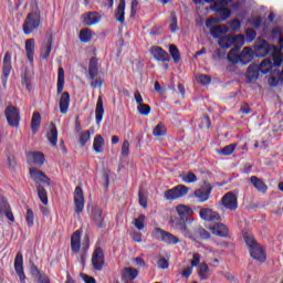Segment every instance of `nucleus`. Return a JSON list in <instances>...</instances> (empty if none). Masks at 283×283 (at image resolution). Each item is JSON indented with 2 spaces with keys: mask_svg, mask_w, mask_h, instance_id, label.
<instances>
[{
  "mask_svg": "<svg viewBox=\"0 0 283 283\" xmlns=\"http://www.w3.org/2000/svg\"><path fill=\"white\" fill-rule=\"evenodd\" d=\"M243 240L248 247L251 258L256 260V262L264 264V262H266V251L260 245V243H258L255 237L245 232L243 233Z\"/></svg>",
  "mask_w": 283,
  "mask_h": 283,
  "instance_id": "f257e3e1",
  "label": "nucleus"
},
{
  "mask_svg": "<svg viewBox=\"0 0 283 283\" xmlns=\"http://www.w3.org/2000/svg\"><path fill=\"white\" fill-rule=\"evenodd\" d=\"M40 25H41V11L35 10V11L29 12L22 24L23 33L27 35L32 34L34 30H39Z\"/></svg>",
  "mask_w": 283,
  "mask_h": 283,
  "instance_id": "f03ea898",
  "label": "nucleus"
},
{
  "mask_svg": "<svg viewBox=\"0 0 283 283\" xmlns=\"http://www.w3.org/2000/svg\"><path fill=\"white\" fill-rule=\"evenodd\" d=\"M219 45L223 50H229V48H231L232 45H234L235 48H242V45H244V35L230 34L222 36L221 39H219Z\"/></svg>",
  "mask_w": 283,
  "mask_h": 283,
  "instance_id": "7ed1b4c3",
  "label": "nucleus"
},
{
  "mask_svg": "<svg viewBox=\"0 0 283 283\" xmlns=\"http://www.w3.org/2000/svg\"><path fill=\"white\" fill-rule=\"evenodd\" d=\"M193 218H177L175 219V229L179 231L184 238H188L189 240H193V234H191V230L187 224H191L193 222Z\"/></svg>",
  "mask_w": 283,
  "mask_h": 283,
  "instance_id": "20e7f679",
  "label": "nucleus"
},
{
  "mask_svg": "<svg viewBox=\"0 0 283 283\" xmlns=\"http://www.w3.org/2000/svg\"><path fill=\"white\" fill-rule=\"evenodd\" d=\"M189 193V187L185 185H178L171 189H168L164 193L165 200H179V198H185Z\"/></svg>",
  "mask_w": 283,
  "mask_h": 283,
  "instance_id": "39448f33",
  "label": "nucleus"
},
{
  "mask_svg": "<svg viewBox=\"0 0 283 283\" xmlns=\"http://www.w3.org/2000/svg\"><path fill=\"white\" fill-rule=\"evenodd\" d=\"M4 116L10 127H18L19 123H21V112L18 107L11 105L7 106L4 109Z\"/></svg>",
  "mask_w": 283,
  "mask_h": 283,
  "instance_id": "423d86ee",
  "label": "nucleus"
},
{
  "mask_svg": "<svg viewBox=\"0 0 283 283\" xmlns=\"http://www.w3.org/2000/svg\"><path fill=\"white\" fill-rule=\"evenodd\" d=\"M153 233L157 238V240H160L166 244H170V245L180 244V239H178V237L174 235L171 232H167L160 228H155Z\"/></svg>",
  "mask_w": 283,
  "mask_h": 283,
  "instance_id": "0eeeda50",
  "label": "nucleus"
},
{
  "mask_svg": "<svg viewBox=\"0 0 283 283\" xmlns=\"http://www.w3.org/2000/svg\"><path fill=\"white\" fill-rule=\"evenodd\" d=\"M10 74H12V54H10V51H7L2 61L1 81L3 87L8 85V78L10 77Z\"/></svg>",
  "mask_w": 283,
  "mask_h": 283,
  "instance_id": "6e6552de",
  "label": "nucleus"
},
{
  "mask_svg": "<svg viewBox=\"0 0 283 283\" xmlns=\"http://www.w3.org/2000/svg\"><path fill=\"white\" fill-rule=\"evenodd\" d=\"M221 207H224L228 211H237L238 210V196L233 192H227L220 201Z\"/></svg>",
  "mask_w": 283,
  "mask_h": 283,
  "instance_id": "1a4fd4ad",
  "label": "nucleus"
},
{
  "mask_svg": "<svg viewBox=\"0 0 283 283\" xmlns=\"http://www.w3.org/2000/svg\"><path fill=\"white\" fill-rule=\"evenodd\" d=\"M92 266L94 271H103L105 266V252L103 248H96L92 255Z\"/></svg>",
  "mask_w": 283,
  "mask_h": 283,
  "instance_id": "9d476101",
  "label": "nucleus"
},
{
  "mask_svg": "<svg viewBox=\"0 0 283 283\" xmlns=\"http://www.w3.org/2000/svg\"><path fill=\"white\" fill-rule=\"evenodd\" d=\"M254 56L258 59H264V56H269L271 54V44L265 40H260L253 46Z\"/></svg>",
  "mask_w": 283,
  "mask_h": 283,
  "instance_id": "9b49d317",
  "label": "nucleus"
},
{
  "mask_svg": "<svg viewBox=\"0 0 283 283\" xmlns=\"http://www.w3.org/2000/svg\"><path fill=\"white\" fill-rule=\"evenodd\" d=\"M211 191H213V187L209 185L206 190L202 188L196 189L193 193L190 195V198H195L199 205H202L211 198Z\"/></svg>",
  "mask_w": 283,
  "mask_h": 283,
  "instance_id": "f8f14e48",
  "label": "nucleus"
},
{
  "mask_svg": "<svg viewBox=\"0 0 283 283\" xmlns=\"http://www.w3.org/2000/svg\"><path fill=\"white\" fill-rule=\"evenodd\" d=\"M199 218L205 220V222H222V217H220V213L213 211L211 208H201Z\"/></svg>",
  "mask_w": 283,
  "mask_h": 283,
  "instance_id": "ddd939ff",
  "label": "nucleus"
},
{
  "mask_svg": "<svg viewBox=\"0 0 283 283\" xmlns=\"http://www.w3.org/2000/svg\"><path fill=\"white\" fill-rule=\"evenodd\" d=\"M74 193L75 213L80 216L81 213H83V209H85V197L83 196V188H81V186H77Z\"/></svg>",
  "mask_w": 283,
  "mask_h": 283,
  "instance_id": "4468645a",
  "label": "nucleus"
},
{
  "mask_svg": "<svg viewBox=\"0 0 283 283\" xmlns=\"http://www.w3.org/2000/svg\"><path fill=\"white\" fill-rule=\"evenodd\" d=\"M29 174L33 182H35L36 187L38 185H48V187H50V178L45 176L43 171L36 168H31Z\"/></svg>",
  "mask_w": 283,
  "mask_h": 283,
  "instance_id": "2eb2a0df",
  "label": "nucleus"
},
{
  "mask_svg": "<svg viewBox=\"0 0 283 283\" xmlns=\"http://www.w3.org/2000/svg\"><path fill=\"white\" fill-rule=\"evenodd\" d=\"M150 54L155 61H158V63H169V61H171L169 53H167V51L160 46H153L150 49Z\"/></svg>",
  "mask_w": 283,
  "mask_h": 283,
  "instance_id": "dca6fc26",
  "label": "nucleus"
},
{
  "mask_svg": "<svg viewBox=\"0 0 283 283\" xmlns=\"http://www.w3.org/2000/svg\"><path fill=\"white\" fill-rule=\"evenodd\" d=\"M30 274L36 279L38 283H52L50 276L45 272H41L34 262L30 263Z\"/></svg>",
  "mask_w": 283,
  "mask_h": 283,
  "instance_id": "f3484780",
  "label": "nucleus"
},
{
  "mask_svg": "<svg viewBox=\"0 0 283 283\" xmlns=\"http://www.w3.org/2000/svg\"><path fill=\"white\" fill-rule=\"evenodd\" d=\"M9 219L10 222H14V213H12V207H10V202L6 197H0V218Z\"/></svg>",
  "mask_w": 283,
  "mask_h": 283,
  "instance_id": "a211bd4d",
  "label": "nucleus"
},
{
  "mask_svg": "<svg viewBox=\"0 0 283 283\" xmlns=\"http://www.w3.org/2000/svg\"><path fill=\"white\" fill-rule=\"evenodd\" d=\"M82 23L83 25H86L88 28H92V25H97V23H101V13L96 11H91L87 13H84L82 15Z\"/></svg>",
  "mask_w": 283,
  "mask_h": 283,
  "instance_id": "6ab92c4d",
  "label": "nucleus"
},
{
  "mask_svg": "<svg viewBox=\"0 0 283 283\" xmlns=\"http://www.w3.org/2000/svg\"><path fill=\"white\" fill-rule=\"evenodd\" d=\"M14 271L21 283H25V271L23 269V254L18 252L14 259Z\"/></svg>",
  "mask_w": 283,
  "mask_h": 283,
  "instance_id": "aec40b11",
  "label": "nucleus"
},
{
  "mask_svg": "<svg viewBox=\"0 0 283 283\" xmlns=\"http://www.w3.org/2000/svg\"><path fill=\"white\" fill-rule=\"evenodd\" d=\"M27 160L30 165L41 167L45 164V155L41 151H31L27 154Z\"/></svg>",
  "mask_w": 283,
  "mask_h": 283,
  "instance_id": "412c9836",
  "label": "nucleus"
},
{
  "mask_svg": "<svg viewBox=\"0 0 283 283\" xmlns=\"http://www.w3.org/2000/svg\"><path fill=\"white\" fill-rule=\"evenodd\" d=\"M91 220L98 227V229H105V217L103 210L98 207H94L91 212Z\"/></svg>",
  "mask_w": 283,
  "mask_h": 283,
  "instance_id": "4be33fe9",
  "label": "nucleus"
},
{
  "mask_svg": "<svg viewBox=\"0 0 283 283\" xmlns=\"http://www.w3.org/2000/svg\"><path fill=\"white\" fill-rule=\"evenodd\" d=\"M254 56L255 54L253 53V48H244L241 54H239L241 65H249V63L253 61Z\"/></svg>",
  "mask_w": 283,
  "mask_h": 283,
  "instance_id": "5701e85b",
  "label": "nucleus"
},
{
  "mask_svg": "<svg viewBox=\"0 0 283 283\" xmlns=\"http://www.w3.org/2000/svg\"><path fill=\"white\" fill-rule=\"evenodd\" d=\"M249 181L254 187V189L259 191V193H266V191H269V186H266V182H264V180L258 178L256 176L250 177Z\"/></svg>",
  "mask_w": 283,
  "mask_h": 283,
  "instance_id": "b1692460",
  "label": "nucleus"
},
{
  "mask_svg": "<svg viewBox=\"0 0 283 283\" xmlns=\"http://www.w3.org/2000/svg\"><path fill=\"white\" fill-rule=\"evenodd\" d=\"M210 229L213 235H218V238H229V227L224 223H216Z\"/></svg>",
  "mask_w": 283,
  "mask_h": 283,
  "instance_id": "393cba45",
  "label": "nucleus"
},
{
  "mask_svg": "<svg viewBox=\"0 0 283 283\" xmlns=\"http://www.w3.org/2000/svg\"><path fill=\"white\" fill-rule=\"evenodd\" d=\"M212 12H216L219 17V21H227L231 17V10L224 7H218V4L211 6Z\"/></svg>",
  "mask_w": 283,
  "mask_h": 283,
  "instance_id": "a878e982",
  "label": "nucleus"
},
{
  "mask_svg": "<svg viewBox=\"0 0 283 283\" xmlns=\"http://www.w3.org/2000/svg\"><path fill=\"white\" fill-rule=\"evenodd\" d=\"M25 52H27V59L32 65L34 63V48H36L35 40L34 39H28L25 41Z\"/></svg>",
  "mask_w": 283,
  "mask_h": 283,
  "instance_id": "bb28decb",
  "label": "nucleus"
},
{
  "mask_svg": "<svg viewBox=\"0 0 283 283\" xmlns=\"http://www.w3.org/2000/svg\"><path fill=\"white\" fill-rule=\"evenodd\" d=\"M71 251L75 255L81 251V232L76 230L71 237Z\"/></svg>",
  "mask_w": 283,
  "mask_h": 283,
  "instance_id": "cd10ccee",
  "label": "nucleus"
},
{
  "mask_svg": "<svg viewBox=\"0 0 283 283\" xmlns=\"http://www.w3.org/2000/svg\"><path fill=\"white\" fill-rule=\"evenodd\" d=\"M105 115V107L103 106V97L99 96L97 98L96 107H95V120L97 125L103 123V116Z\"/></svg>",
  "mask_w": 283,
  "mask_h": 283,
  "instance_id": "c85d7f7f",
  "label": "nucleus"
},
{
  "mask_svg": "<svg viewBox=\"0 0 283 283\" xmlns=\"http://www.w3.org/2000/svg\"><path fill=\"white\" fill-rule=\"evenodd\" d=\"M88 76L91 81H94L98 76V59L91 57L88 63Z\"/></svg>",
  "mask_w": 283,
  "mask_h": 283,
  "instance_id": "c756f323",
  "label": "nucleus"
},
{
  "mask_svg": "<svg viewBox=\"0 0 283 283\" xmlns=\"http://www.w3.org/2000/svg\"><path fill=\"white\" fill-rule=\"evenodd\" d=\"M127 3L125 0H119V3L115 10V19L118 23H125V8Z\"/></svg>",
  "mask_w": 283,
  "mask_h": 283,
  "instance_id": "7c9ffc66",
  "label": "nucleus"
},
{
  "mask_svg": "<svg viewBox=\"0 0 283 283\" xmlns=\"http://www.w3.org/2000/svg\"><path fill=\"white\" fill-rule=\"evenodd\" d=\"M70 109V93L63 92L60 98V114H67Z\"/></svg>",
  "mask_w": 283,
  "mask_h": 283,
  "instance_id": "2f4dec72",
  "label": "nucleus"
},
{
  "mask_svg": "<svg viewBox=\"0 0 283 283\" xmlns=\"http://www.w3.org/2000/svg\"><path fill=\"white\" fill-rule=\"evenodd\" d=\"M259 77L260 67L258 66V64H251L247 71V80L249 81V83H253Z\"/></svg>",
  "mask_w": 283,
  "mask_h": 283,
  "instance_id": "473e14b6",
  "label": "nucleus"
},
{
  "mask_svg": "<svg viewBox=\"0 0 283 283\" xmlns=\"http://www.w3.org/2000/svg\"><path fill=\"white\" fill-rule=\"evenodd\" d=\"M57 96L63 94V90H65V70L63 67H59L57 70Z\"/></svg>",
  "mask_w": 283,
  "mask_h": 283,
  "instance_id": "72a5a7b5",
  "label": "nucleus"
},
{
  "mask_svg": "<svg viewBox=\"0 0 283 283\" xmlns=\"http://www.w3.org/2000/svg\"><path fill=\"white\" fill-rule=\"evenodd\" d=\"M122 277L125 282H133V280L138 277V270L135 268H125L123 270Z\"/></svg>",
  "mask_w": 283,
  "mask_h": 283,
  "instance_id": "f704fd0d",
  "label": "nucleus"
},
{
  "mask_svg": "<svg viewBox=\"0 0 283 283\" xmlns=\"http://www.w3.org/2000/svg\"><path fill=\"white\" fill-rule=\"evenodd\" d=\"M39 129H41V113L34 112L31 118V132L38 134Z\"/></svg>",
  "mask_w": 283,
  "mask_h": 283,
  "instance_id": "c9c22d12",
  "label": "nucleus"
},
{
  "mask_svg": "<svg viewBox=\"0 0 283 283\" xmlns=\"http://www.w3.org/2000/svg\"><path fill=\"white\" fill-rule=\"evenodd\" d=\"M259 67V72H261V74H269L271 72H273L275 69H273V61L265 59L261 62L260 65H258Z\"/></svg>",
  "mask_w": 283,
  "mask_h": 283,
  "instance_id": "e433bc0d",
  "label": "nucleus"
},
{
  "mask_svg": "<svg viewBox=\"0 0 283 283\" xmlns=\"http://www.w3.org/2000/svg\"><path fill=\"white\" fill-rule=\"evenodd\" d=\"M46 138L52 147H56L59 143V130L56 129V126L51 127L50 132L46 134Z\"/></svg>",
  "mask_w": 283,
  "mask_h": 283,
  "instance_id": "4c0bfd02",
  "label": "nucleus"
},
{
  "mask_svg": "<svg viewBox=\"0 0 283 283\" xmlns=\"http://www.w3.org/2000/svg\"><path fill=\"white\" fill-rule=\"evenodd\" d=\"M239 50H240V46H235L231 49L227 55L229 63H232V65H238V63H240V54H238Z\"/></svg>",
  "mask_w": 283,
  "mask_h": 283,
  "instance_id": "58836bf2",
  "label": "nucleus"
},
{
  "mask_svg": "<svg viewBox=\"0 0 283 283\" xmlns=\"http://www.w3.org/2000/svg\"><path fill=\"white\" fill-rule=\"evenodd\" d=\"M105 145V139L103 138L102 135H96L94 137L93 142V149L96 154H103V147Z\"/></svg>",
  "mask_w": 283,
  "mask_h": 283,
  "instance_id": "ea45409f",
  "label": "nucleus"
},
{
  "mask_svg": "<svg viewBox=\"0 0 283 283\" xmlns=\"http://www.w3.org/2000/svg\"><path fill=\"white\" fill-rule=\"evenodd\" d=\"M176 211H177L179 218H189L187 216H191V213H193V210L186 205L177 206Z\"/></svg>",
  "mask_w": 283,
  "mask_h": 283,
  "instance_id": "a19ab883",
  "label": "nucleus"
},
{
  "mask_svg": "<svg viewBox=\"0 0 283 283\" xmlns=\"http://www.w3.org/2000/svg\"><path fill=\"white\" fill-rule=\"evenodd\" d=\"M92 30L88 28L82 29L78 34V39L82 43H90L92 41Z\"/></svg>",
  "mask_w": 283,
  "mask_h": 283,
  "instance_id": "79ce46f5",
  "label": "nucleus"
},
{
  "mask_svg": "<svg viewBox=\"0 0 283 283\" xmlns=\"http://www.w3.org/2000/svg\"><path fill=\"white\" fill-rule=\"evenodd\" d=\"M35 187H36V191H38V198H40L42 205L46 206L49 202L48 190H45L42 185H38Z\"/></svg>",
  "mask_w": 283,
  "mask_h": 283,
  "instance_id": "37998d69",
  "label": "nucleus"
},
{
  "mask_svg": "<svg viewBox=\"0 0 283 283\" xmlns=\"http://www.w3.org/2000/svg\"><path fill=\"white\" fill-rule=\"evenodd\" d=\"M195 238H198L199 240H209V238H211V233H209L205 228L198 227L195 230Z\"/></svg>",
  "mask_w": 283,
  "mask_h": 283,
  "instance_id": "c03bdc74",
  "label": "nucleus"
},
{
  "mask_svg": "<svg viewBox=\"0 0 283 283\" xmlns=\"http://www.w3.org/2000/svg\"><path fill=\"white\" fill-rule=\"evenodd\" d=\"M282 83V80H280V75L277 74V71L274 70L270 72V77H269V85L271 87H277Z\"/></svg>",
  "mask_w": 283,
  "mask_h": 283,
  "instance_id": "a18cd8bd",
  "label": "nucleus"
},
{
  "mask_svg": "<svg viewBox=\"0 0 283 283\" xmlns=\"http://www.w3.org/2000/svg\"><path fill=\"white\" fill-rule=\"evenodd\" d=\"M198 275L200 280H209V265L207 263L199 264Z\"/></svg>",
  "mask_w": 283,
  "mask_h": 283,
  "instance_id": "49530a36",
  "label": "nucleus"
},
{
  "mask_svg": "<svg viewBox=\"0 0 283 283\" xmlns=\"http://www.w3.org/2000/svg\"><path fill=\"white\" fill-rule=\"evenodd\" d=\"M169 52L170 56L172 57V61L175 63H180V50H178V46H176V44L169 45Z\"/></svg>",
  "mask_w": 283,
  "mask_h": 283,
  "instance_id": "de8ad7c7",
  "label": "nucleus"
},
{
  "mask_svg": "<svg viewBox=\"0 0 283 283\" xmlns=\"http://www.w3.org/2000/svg\"><path fill=\"white\" fill-rule=\"evenodd\" d=\"M235 147H238V144H230L221 150H218L217 154H220L221 156H231V154L235 151Z\"/></svg>",
  "mask_w": 283,
  "mask_h": 283,
  "instance_id": "09e8293b",
  "label": "nucleus"
},
{
  "mask_svg": "<svg viewBox=\"0 0 283 283\" xmlns=\"http://www.w3.org/2000/svg\"><path fill=\"white\" fill-rule=\"evenodd\" d=\"M181 180L186 182V185H193V182H198V176L193 172H188L181 177Z\"/></svg>",
  "mask_w": 283,
  "mask_h": 283,
  "instance_id": "8fccbe9b",
  "label": "nucleus"
},
{
  "mask_svg": "<svg viewBox=\"0 0 283 283\" xmlns=\"http://www.w3.org/2000/svg\"><path fill=\"white\" fill-rule=\"evenodd\" d=\"M52 53V40H49L48 45L42 49L41 59L42 61H48L50 54Z\"/></svg>",
  "mask_w": 283,
  "mask_h": 283,
  "instance_id": "3c124183",
  "label": "nucleus"
},
{
  "mask_svg": "<svg viewBox=\"0 0 283 283\" xmlns=\"http://www.w3.org/2000/svg\"><path fill=\"white\" fill-rule=\"evenodd\" d=\"M137 112L140 114V116H149L151 113V106L148 104H140L137 107Z\"/></svg>",
  "mask_w": 283,
  "mask_h": 283,
  "instance_id": "603ef678",
  "label": "nucleus"
},
{
  "mask_svg": "<svg viewBox=\"0 0 283 283\" xmlns=\"http://www.w3.org/2000/svg\"><path fill=\"white\" fill-rule=\"evenodd\" d=\"M165 124L164 123H159L157 124V126L154 128L153 130V136H156L157 138L160 136H165Z\"/></svg>",
  "mask_w": 283,
  "mask_h": 283,
  "instance_id": "864d4df0",
  "label": "nucleus"
},
{
  "mask_svg": "<svg viewBox=\"0 0 283 283\" xmlns=\"http://www.w3.org/2000/svg\"><path fill=\"white\" fill-rule=\"evenodd\" d=\"M256 36H258V32H255V30H253L251 28L245 30V38H247L248 43L255 41Z\"/></svg>",
  "mask_w": 283,
  "mask_h": 283,
  "instance_id": "5fc2aeb1",
  "label": "nucleus"
},
{
  "mask_svg": "<svg viewBox=\"0 0 283 283\" xmlns=\"http://www.w3.org/2000/svg\"><path fill=\"white\" fill-rule=\"evenodd\" d=\"M90 130H86L84 133L80 134V145H82V147H85V145H87V143H90Z\"/></svg>",
  "mask_w": 283,
  "mask_h": 283,
  "instance_id": "6e6d98bb",
  "label": "nucleus"
},
{
  "mask_svg": "<svg viewBox=\"0 0 283 283\" xmlns=\"http://www.w3.org/2000/svg\"><path fill=\"white\" fill-rule=\"evenodd\" d=\"M135 227L138 231H143L145 229V214H140L135 219Z\"/></svg>",
  "mask_w": 283,
  "mask_h": 283,
  "instance_id": "4d7b16f0",
  "label": "nucleus"
},
{
  "mask_svg": "<svg viewBox=\"0 0 283 283\" xmlns=\"http://www.w3.org/2000/svg\"><path fill=\"white\" fill-rule=\"evenodd\" d=\"M25 221L28 227H34V211H32V209H27V217H25Z\"/></svg>",
  "mask_w": 283,
  "mask_h": 283,
  "instance_id": "13d9d810",
  "label": "nucleus"
},
{
  "mask_svg": "<svg viewBox=\"0 0 283 283\" xmlns=\"http://www.w3.org/2000/svg\"><path fill=\"white\" fill-rule=\"evenodd\" d=\"M210 34L211 36H213V39H220V36H222V27L221 25H217V27H213L211 30H210Z\"/></svg>",
  "mask_w": 283,
  "mask_h": 283,
  "instance_id": "bf43d9fd",
  "label": "nucleus"
},
{
  "mask_svg": "<svg viewBox=\"0 0 283 283\" xmlns=\"http://www.w3.org/2000/svg\"><path fill=\"white\" fill-rule=\"evenodd\" d=\"M170 32H178V18L176 17V14L171 13V18H170Z\"/></svg>",
  "mask_w": 283,
  "mask_h": 283,
  "instance_id": "052dcab7",
  "label": "nucleus"
},
{
  "mask_svg": "<svg viewBox=\"0 0 283 283\" xmlns=\"http://www.w3.org/2000/svg\"><path fill=\"white\" fill-rule=\"evenodd\" d=\"M136 12H138V0H132V2H130V19H136Z\"/></svg>",
  "mask_w": 283,
  "mask_h": 283,
  "instance_id": "680f3d73",
  "label": "nucleus"
},
{
  "mask_svg": "<svg viewBox=\"0 0 283 283\" xmlns=\"http://www.w3.org/2000/svg\"><path fill=\"white\" fill-rule=\"evenodd\" d=\"M229 25L232 32H238V30L242 28V22H240L238 19H233L230 21Z\"/></svg>",
  "mask_w": 283,
  "mask_h": 283,
  "instance_id": "e2e57ef3",
  "label": "nucleus"
},
{
  "mask_svg": "<svg viewBox=\"0 0 283 283\" xmlns=\"http://www.w3.org/2000/svg\"><path fill=\"white\" fill-rule=\"evenodd\" d=\"M157 265L159 269L167 270V269H169V261H167V259H165V256H161L158 259Z\"/></svg>",
  "mask_w": 283,
  "mask_h": 283,
  "instance_id": "0e129e2a",
  "label": "nucleus"
},
{
  "mask_svg": "<svg viewBox=\"0 0 283 283\" xmlns=\"http://www.w3.org/2000/svg\"><path fill=\"white\" fill-rule=\"evenodd\" d=\"M122 156L127 158L129 156V140H124L122 145Z\"/></svg>",
  "mask_w": 283,
  "mask_h": 283,
  "instance_id": "69168bd1",
  "label": "nucleus"
},
{
  "mask_svg": "<svg viewBox=\"0 0 283 283\" xmlns=\"http://www.w3.org/2000/svg\"><path fill=\"white\" fill-rule=\"evenodd\" d=\"M282 62H283L282 54L274 55L273 56V62H272V69L273 67H280V65H282Z\"/></svg>",
  "mask_w": 283,
  "mask_h": 283,
  "instance_id": "338daca9",
  "label": "nucleus"
},
{
  "mask_svg": "<svg viewBox=\"0 0 283 283\" xmlns=\"http://www.w3.org/2000/svg\"><path fill=\"white\" fill-rule=\"evenodd\" d=\"M138 197H139V205H140V207H143L144 209H147V197L145 195H143V190L142 189L138 192Z\"/></svg>",
  "mask_w": 283,
  "mask_h": 283,
  "instance_id": "774afa93",
  "label": "nucleus"
}]
</instances>
